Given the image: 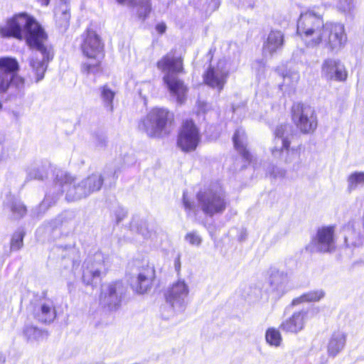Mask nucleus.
I'll return each instance as SVG.
<instances>
[{"label": "nucleus", "instance_id": "obj_44", "mask_svg": "<svg viewBox=\"0 0 364 364\" xmlns=\"http://www.w3.org/2000/svg\"><path fill=\"white\" fill-rule=\"evenodd\" d=\"M153 85L150 82H146L141 85L139 87V95L146 98L147 95L153 90Z\"/></svg>", "mask_w": 364, "mask_h": 364}, {"label": "nucleus", "instance_id": "obj_29", "mask_svg": "<svg viewBox=\"0 0 364 364\" xmlns=\"http://www.w3.org/2000/svg\"><path fill=\"white\" fill-rule=\"evenodd\" d=\"M345 235V243L348 247H358L364 244V237L354 229L347 228Z\"/></svg>", "mask_w": 364, "mask_h": 364}, {"label": "nucleus", "instance_id": "obj_2", "mask_svg": "<svg viewBox=\"0 0 364 364\" xmlns=\"http://www.w3.org/2000/svg\"><path fill=\"white\" fill-rule=\"evenodd\" d=\"M156 65L159 70L165 73L163 80L171 95L176 97L180 104L183 103L188 89L183 82L176 76V74L182 73L183 70L181 57L171 51L162 57Z\"/></svg>", "mask_w": 364, "mask_h": 364}, {"label": "nucleus", "instance_id": "obj_32", "mask_svg": "<svg viewBox=\"0 0 364 364\" xmlns=\"http://www.w3.org/2000/svg\"><path fill=\"white\" fill-rule=\"evenodd\" d=\"M265 341L271 346L278 348L282 343V337L279 330L271 327L268 328L265 333Z\"/></svg>", "mask_w": 364, "mask_h": 364}, {"label": "nucleus", "instance_id": "obj_25", "mask_svg": "<svg viewBox=\"0 0 364 364\" xmlns=\"http://www.w3.org/2000/svg\"><path fill=\"white\" fill-rule=\"evenodd\" d=\"M121 4H125L138 9L140 18H145L151 10V0H117Z\"/></svg>", "mask_w": 364, "mask_h": 364}, {"label": "nucleus", "instance_id": "obj_5", "mask_svg": "<svg viewBox=\"0 0 364 364\" xmlns=\"http://www.w3.org/2000/svg\"><path fill=\"white\" fill-rule=\"evenodd\" d=\"M189 294V287L183 280L173 283L165 293L167 306L161 309V316L169 319L183 314L187 306L186 298Z\"/></svg>", "mask_w": 364, "mask_h": 364}, {"label": "nucleus", "instance_id": "obj_4", "mask_svg": "<svg viewBox=\"0 0 364 364\" xmlns=\"http://www.w3.org/2000/svg\"><path fill=\"white\" fill-rule=\"evenodd\" d=\"M82 38L81 50L83 55L87 58V61L82 64V71L86 74L98 72L103 50V43L96 32L91 29H87L82 34Z\"/></svg>", "mask_w": 364, "mask_h": 364}, {"label": "nucleus", "instance_id": "obj_22", "mask_svg": "<svg viewBox=\"0 0 364 364\" xmlns=\"http://www.w3.org/2000/svg\"><path fill=\"white\" fill-rule=\"evenodd\" d=\"M154 277V269L147 267L140 272L134 282L132 283V288L139 294L146 292L151 287Z\"/></svg>", "mask_w": 364, "mask_h": 364}, {"label": "nucleus", "instance_id": "obj_7", "mask_svg": "<svg viewBox=\"0 0 364 364\" xmlns=\"http://www.w3.org/2000/svg\"><path fill=\"white\" fill-rule=\"evenodd\" d=\"M19 64L11 57L0 58V95L5 94L9 89H15L16 93L22 92L25 80L18 75Z\"/></svg>", "mask_w": 364, "mask_h": 364}, {"label": "nucleus", "instance_id": "obj_37", "mask_svg": "<svg viewBox=\"0 0 364 364\" xmlns=\"http://www.w3.org/2000/svg\"><path fill=\"white\" fill-rule=\"evenodd\" d=\"M136 230L145 239H150L154 241L156 237V231L153 230L152 229L151 230L148 223L145 221L140 222V224L137 227Z\"/></svg>", "mask_w": 364, "mask_h": 364}, {"label": "nucleus", "instance_id": "obj_9", "mask_svg": "<svg viewBox=\"0 0 364 364\" xmlns=\"http://www.w3.org/2000/svg\"><path fill=\"white\" fill-rule=\"evenodd\" d=\"M55 191L58 194L65 191L66 199L70 201L77 200L89 196V191L82 180L76 183L75 178L63 170H59L55 173L54 192Z\"/></svg>", "mask_w": 364, "mask_h": 364}, {"label": "nucleus", "instance_id": "obj_16", "mask_svg": "<svg viewBox=\"0 0 364 364\" xmlns=\"http://www.w3.org/2000/svg\"><path fill=\"white\" fill-rule=\"evenodd\" d=\"M124 293V287L122 282H115L104 284L102 287L100 303L109 309H116L121 302Z\"/></svg>", "mask_w": 364, "mask_h": 364}, {"label": "nucleus", "instance_id": "obj_42", "mask_svg": "<svg viewBox=\"0 0 364 364\" xmlns=\"http://www.w3.org/2000/svg\"><path fill=\"white\" fill-rule=\"evenodd\" d=\"M55 203V200L50 199V196L47 195L42 203L38 205L36 210V215H39L41 213H43L50 206H51L52 204H54Z\"/></svg>", "mask_w": 364, "mask_h": 364}, {"label": "nucleus", "instance_id": "obj_13", "mask_svg": "<svg viewBox=\"0 0 364 364\" xmlns=\"http://www.w3.org/2000/svg\"><path fill=\"white\" fill-rule=\"evenodd\" d=\"M334 233V226H323L318 228L311 240V251L325 253L333 251L336 244Z\"/></svg>", "mask_w": 364, "mask_h": 364}, {"label": "nucleus", "instance_id": "obj_27", "mask_svg": "<svg viewBox=\"0 0 364 364\" xmlns=\"http://www.w3.org/2000/svg\"><path fill=\"white\" fill-rule=\"evenodd\" d=\"M288 275L283 271H279L276 268H272L270 270V284L278 290H283L284 287L288 283Z\"/></svg>", "mask_w": 364, "mask_h": 364}, {"label": "nucleus", "instance_id": "obj_20", "mask_svg": "<svg viewBox=\"0 0 364 364\" xmlns=\"http://www.w3.org/2000/svg\"><path fill=\"white\" fill-rule=\"evenodd\" d=\"M347 334L341 330L334 331L330 336L327 344V353L331 357H336L345 348Z\"/></svg>", "mask_w": 364, "mask_h": 364}, {"label": "nucleus", "instance_id": "obj_36", "mask_svg": "<svg viewBox=\"0 0 364 364\" xmlns=\"http://www.w3.org/2000/svg\"><path fill=\"white\" fill-rule=\"evenodd\" d=\"M60 11H55L56 21L60 28L66 29L69 26L70 15L67 6Z\"/></svg>", "mask_w": 364, "mask_h": 364}, {"label": "nucleus", "instance_id": "obj_14", "mask_svg": "<svg viewBox=\"0 0 364 364\" xmlns=\"http://www.w3.org/2000/svg\"><path fill=\"white\" fill-rule=\"evenodd\" d=\"M228 74L227 61L225 59H221L216 65L209 66L204 74V81L208 86L217 88L220 91L226 83Z\"/></svg>", "mask_w": 364, "mask_h": 364}, {"label": "nucleus", "instance_id": "obj_43", "mask_svg": "<svg viewBox=\"0 0 364 364\" xmlns=\"http://www.w3.org/2000/svg\"><path fill=\"white\" fill-rule=\"evenodd\" d=\"M338 7L345 13H350L354 8L353 0H339Z\"/></svg>", "mask_w": 364, "mask_h": 364}, {"label": "nucleus", "instance_id": "obj_1", "mask_svg": "<svg viewBox=\"0 0 364 364\" xmlns=\"http://www.w3.org/2000/svg\"><path fill=\"white\" fill-rule=\"evenodd\" d=\"M0 36L26 40L27 44L35 50L28 60L30 68L36 82L42 80L48 63L53 58V50L46 44L47 34L41 26L26 13L16 14L0 26Z\"/></svg>", "mask_w": 364, "mask_h": 364}, {"label": "nucleus", "instance_id": "obj_41", "mask_svg": "<svg viewBox=\"0 0 364 364\" xmlns=\"http://www.w3.org/2000/svg\"><path fill=\"white\" fill-rule=\"evenodd\" d=\"M46 176V171L38 168H31L28 170V177L29 179L43 180Z\"/></svg>", "mask_w": 364, "mask_h": 364}, {"label": "nucleus", "instance_id": "obj_24", "mask_svg": "<svg viewBox=\"0 0 364 364\" xmlns=\"http://www.w3.org/2000/svg\"><path fill=\"white\" fill-rule=\"evenodd\" d=\"M232 139L235 149L240 153L245 160L250 162L252 155L246 149V136L245 131L242 129H237Z\"/></svg>", "mask_w": 364, "mask_h": 364}, {"label": "nucleus", "instance_id": "obj_45", "mask_svg": "<svg viewBox=\"0 0 364 364\" xmlns=\"http://www.w3.org/2000/svg\"><path fill=\"white\" fill-rule=\"evenodd\" d=\"M183 205L187 213H190L195 208V203L193 201H191L187 196V193L186 191L183 192Z\"/></svg>", "mask_w": 364, "mask_h": 364}, {"label": "nucleus", "instance_id": "obj_30", "mask_svg": "<svg viewBox=\"0 0 364 364\" xmlns=\"http://www.w3.org/2000/svg\"><path fill=\"white\" fill-rule=\"evenodd\" d=\"M82 182L84 184H86L87 189L89 191L90 195L101 188L103 183V178L100 173H93L82 180Z\"/></svg>", "mask_w": 364, "mask_h": 364}, {"label": "nucleus", "instance_id": "obj_49", "mask_svg": "<svg viewBox=\"0 0 364 364\" xmlns=\"http://www.w3.org/2000/svg\"><path fill=\"white\" fill-rule=\"evenodd\" d=\"M174 266H175V269L177 272H178L181 269V261H180V256L178 255L175 261H174Z\"/></svg>", "mask_w": 364, "mask_h": 364}, {"label": "nucleus", "instance_id": "obj_12", "mask_svg": "<svg viewBox=\"0 0 364 364\" xmlns=\"http://www.w3.org/2000/svg\"><path fill=\"white\" fill-rule=\"evenodd\" d=\"M200 139L199 131L193 122L185 121L178 136V146L183 151H193L196 149Z\"/></svg>", "mask_w": 364, "mask_h": 364}, {"label": "nucleus", "instance_id": "obj_10", "mask_svg": "<svg viewBox=\"0 0 364 364\" xmlns=\"http://www.w3.org/2000/svg\"><path fill=\"white\" fill-rule=\"evenodd\" d=\"M292 120L296 127L303 133L313 132L317 127V118L314 109L303 104L292 107Z\"/></svg>", "mask_w": 364, "mask_h": 364}, {"label": "nucleus", "instance_id": "obj_28", "mask_svg": "<svg viewBox=\"0 0 364 364\" xmlns=\"http://www.w3.org/2000/svg\"><path fill=\"white\" fill-rule=\"evenodd\" d=\"M299 80L298 72H290L283 76V82L279 85L281 90L288 94L293 92Z\"/></svg>", "mask_w": 364, "mask_h": 364}, {"label": "nucleus", "instance_id": "obj_19", "mask_svg": "<svg viewBox=\"0 0 364 364\" xmlns=\"http://www.w3.org/2000/svg\"><path fill=\"white\" fill-rule=\"evenodd\" d=\"M102 264L92 259L86 260L83 265L82 279L86 285H94L100 279Z\"/></svg>", "mask_w": 364, "mask_h": 364}, {"label": "nucleus", "instance_id": "obj_39", "mask_svg": "<svg viewBox=\"0 0 364 364\" xmlns=\"http://www.w3.org/2000/svg\"><path fill=\"white\" fill-rule=\"evenodd\" d=\"M24 233L21 230L16 231L11 239V248L13 250H19L23 245Z\"/></svg>", "mask_w": 364, "mask_h": 364}, {"label": "nucleus", "instance_id": "obj_50", "mask_svg": "<svg viewBox=\"0 0 364 364\" xmlns=\"http://www.w3.org/2000/svg\"><path fill=\"white\" fill-rule=\"evenodd\" d=\"M38 1L43 6H48L50 0H38Z\"/></svg>", "mask_w": 364, "mask_h": 364}, {"label": "nucleus", "instance_id": "obj_26", "mask_svg": "<svg viewBox=\"0 0 364 364\" xmlns=\"http://www.w3.org/2000/svg\"><path fill=\"white\" fill-rule=\"evenodd\" d=\"M325 294L326 293L323 289L311 290L294 298L291 303V306H295L303 303L317 302L322 299Z\"/></svg>", "mask_w": 364, "mask_h": 364}, {"label": "nucleus", "instance_id": "obj_51", "mask_svg": "<svg viewBox=\"0 0 364 364\" xmlns=\"http://www.w3.org/2000/svg\"><path fill=\"white\" fill-rule=\"evenodd\" d=\"M115 175H116V171H114V173H113V177H114V178H116Z\"/></svg>", "mask_w": 364, "mask_h": 364}, {"label": "nucleus", "instance_id": "obj_21", "mask_svg": "<svg viewBox=\"0 0 364 364\" xmlns=\"http://www.w3.org/2000/svg\"><path fill=\"white\" fill-rule=\"evenodd\" d=\"M35 316L38 321L43 323L52 322L56 316L53 301L47 299L41 301L35 310Z\"/></svg>", "mask_w": 364, "mask_h": 364}, {"label": "nucleus", "instance_id": "obj_15", "mask_svg": "<svg viewBox=\"0 0 364 364\" xmlns=\"http://www.w3.org/2000/svg\"><path fill=\"white\" fill-rule=\"evenodd\" d=\"M347 42L344 26L341 23H326L324 43L333 52L341 50Z\"/></svg>", "mask_w": 364, "mask_h": 364}, {"label": "nucleus", "instance_id": "obj_18", "mask_svg": "<svg viewBox=\"0 0 364 364\" xmlns=\"http://www.w3.org/2000/svg\"><path fill=\"white\" fill-rule=\"evenodd\" d=\"M307 316L308 311L306 310L296 311L281 323L279 328L285 333H298L304 328Z\"/></svg>", "mask_w": 364, "mask_h": 364}, {"label": "nucleus", "instance_id": "obj_38", "mask_svg": "<svg viewBox=\"0 0 364 364\" xmlns=\"http://www.w3.org/2000/svg\"><path fill=\"white\" fill-rule=\"evenodd\" d=\"M11 210L16 218H21L26 214V208L20 200L15 199L11 203Z\"/></svg>", "mask_w": 364, "mask_h": 364}, {"label": "nucleus", "instance_id": "obj_17", "mask_svg": "<svg viewBox=\"0 0 364 364\" xmlns=\"http://www.w3.org/2000/svg\"><path fill=\"white\" fill-rule=\"evenodd\" d=\"M321 74L327 80L344 81L347 78L345 66L338 60L327 59L323 65Z\"/></svg>", "mask_w": 364, "mask_h": 364}, {"label": "nucleus", "instance_id": "obj_35", "mask_svg": "<svg viewBox=\"0 0 364 364\" xmlns=\"http://www.w3.org/2000/svg\"><path fill=\"white\" fill-rule=\"evenodd\" d=\"M62 223V220L60 218H57L50 222L45 224L36 230L37 237H40L43 236L44 234L50 235L51 232L56 228H58Z\"/></svg>", "mask_w": 364, "mask_h": 364}, {"label": "nucleus", "instance_id": "obj_23", "mask_svg": "<svg viewBox=\"0 0 364 364\" xmlns=\"http://www.w3.org/2000/svg\"><path fill=\"white\" fill-rule=\"evenodd\" d=\"M284 44V35L281 31H271L264 44V52L273 55L278 50H281Z\"/></svg>", "mask_w": 364, "mask_h": 364}, {"label": "nucleus", "instance_id": "obj_3", "mask_svg": "<svg viewBox=\"0 0 364 364\" xmlns=\"http://www.w3.org/2000/svg\"><path fill=\"white\" fill-rule=\"evenodd\" d=\"M326 24L322 18L312 12L301 14L297 23V34L309 47L324 43Z\"/></svg>", "mask_w": 364, "mask_h": 364}, {"label": "nucleus", "instance_id": "obj_40", "mask_svg": "<svg viewBox=\"0 0 364 364\" xmlns=\"http://www.w3.org/2000/svg\"><path fill=\"white\" fill-rule=\"evenodd\" d=\"M185 240L190 245L197 246V247L199 246L202 242L201 237L196 231H193V232H190L187 233L185 236Z\"/></svg>", "mask_w": 364, "mask_h": 364}, {"label": "nucleus", "instance_id": "obj_8", "mask_svg": "<svg viewBox=\"0 0 364 364\" xmlns=\"http://www.w3.org/2000/svg\"><path fill=\"white\" fill-rule=\"evenodd\" d=\"M172 117L167 109L154 108L141 121L139 127L150 137H162L168 134V124Z\"/></svg>", "mask_w": 364, "mask_h": 364}, {"label": "nucleus", "instance_id": "obj_34", "mask_svg": "<svg viewBox=\"0 0 364 364\" xmlns=\"http://www.w3.org/2000/svg\"><path fill=\"white\" fill-rule=\"evenodd\" d=\"M348 188L350 191L356 189L359 186H364V171L352 173L348 177Z\"/></svg>", "mask_w": 364, "mask_h": 364}, {"label": "nucleus", "instance_id": "obj_31", "mask_svg": "<svg viewBox=\"0 0 364 364\" xmlns=\"http://www.w3.org/2000/svg\"><path fill=\"white\" fill-rule=\"evenodd\" d=\"M100 97L102 101V103L105 107L109 112H112L113 110V100L115 96V92L111 88H109L107 85H104L100 87Z\"/></svg>", "mask_w": 364, "mask_h": 364}, {"label": "nucleus", "instance_id": "obj_48", "mask_svg": "<svg viewBox=\"0 0 364 364\" xmlns=\"http://www.w3.org/2000/svg\"><path fill=\"white\" fill-rule=\"evenodd\" d=\"M166 26L164 23H161L156 25V30L160 34L164 33L166 31Z\"/></svg>", "mask_w": 364, "mask_h": 364}, {"label": "nucleus", "instance_id": "obj_33", "mask_svg": "<svg viewBox=\"0 0 364 364\" xmlns=\"http://www.w3.org/2000/svg\"><path fill=\"white\" fill-rule=\"evenodd\" d=\"M23 334L28 341H38L47 337V333L33 326H27L23 330Z\"/></svg>", "mask_w": 364, "mask_h": 364}, {"label": "nucleus", "instance_id": "obj_11", "mask_svg": "<svg viewBox=\"0 0 364 364\" xmlns=\"http://www.w3.org/2000/svg\"><path fill=\"white\" fill-rule=\"evenodd\" d=\"M293 128L290 124H285L278 126L274 132V147L272 149V154L277 156L283 153L284 150L291 156L286 159L287 162H291L293 159L299 158V152L295 149H289L290 139L293 136Z\"/></svg>", "mask_w": 364, "mask_h": 364}, {"label": "nucleus", "instance_id": "obj_47", "mask_svg": "<svg viewBox=\"0 0 364 364\" xmlns=\"http://www.w3.org/2000/svg\"><path fill=\"white\" fill-rule=\"evenodd\" d=\"M274 178H283L286 174L285 170L277 167H274L272 171L270 173Z\"/></svg>", "mask_w": 364, "mask_h": 364}, {"label": "nucleus", "instance_id": "obj_46", "mask_svg": "<svg viewBox=\"0 0 364 364\" xmlns=\"http://www.w3.org/2000/svg\"><path fill=\"white\" fill-rule=\"evenodd\" d=\"M117 223L121 222L127 216V210L122 208H118L114 212Z\"/></svg>", "mask_w": 364, "mask_h": 364}, {"label": "nucleus", "instance_id": "obj_6", "mask_svg": "<svg viewBox=\"0 0 364 364\" xmlns=\"http://www.w3.org/2000/svg\"><path fill=\"white\" fill-rule=\"evenodd\" d=\"M197 200L203 213L210 217L223 213L228 203L225 191L219 186L200 190L197 193Z\"/></svg>", "mask_w": 364, "mask_h": 364}]
</instances>
